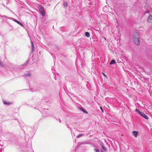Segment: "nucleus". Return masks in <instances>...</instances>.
<instances>
[{
    "label": "nucleus",
    "mask_w": 152,
    "mask_h": 152,
    "mask_svg": "<svg viewBox=\"0 0 152 152\" xmlns=\"http://www.w3.org/2000/svg\"><path fill=\"white\" fill-rule=\"evenodd\" d=\"M133 41L136 45H138L140 44L139 34L137 32L134 33L132 37Z\"/></svg>",
    "instance_id": "f257e3e1"
},
{
    "label": "nucleus",
    "mask_w": 152,
    "mask_h": 152,
    "mask_svg": "<svg viewBox=\"0 0 152 152\" xmlns=\"http://www.w3.org/2000/svg\"><path fill=\"white\" fill-rule=\"evenodd\" d=\"M39 9L40 13L42 15L44 16L45 15V10L44 8L41 6L39 7Z\"/></svg>",
    "instance_id": "f03ea898"
},
{
    "label": "nucleus",
    "mask_w": 152,
    "mask_h": 152,
    "mask_svg": "<svg viewBox=\"0 0 152 152\" xmlns=\"http://www.w3.org/2000/svg\"><path fill=\"white\" fill-rule=\"evenodd\" d=\"M147 22L149 23H152V15H149V16L147 20Z\"/></svg>",
    "instance_id": "7ed1b4c3"
},
{
    "label": "nucleus",
    "mask_w": 152,
    "mask_h": 152,
    "mask_svg": "<svg viewBox=\"0 0 152 152\" xmlns=\"http://www.w3.org/2000/svg\"><path fill=\"white\" fill-rule=\"evenodd\" d=\"M140 115L145 119H147L148 118V117L143 113L142 112Z\"/></svg>",
    "instance_id": "20e7f679"
},
{
    "label": "nucleus",
    "mask_w": 152,
    "mask_h": 152,
    "mask_svg": "<svg viewBox=\"0 0 152 152\" xmlns=\"http://www.w3.org/2000/svg\"><path fill=\"white\" fill-rule=\"evenodd\" d=\"M132 133L134 135V136H135V137H137V136H138V132H137L136 131H133Z\"/></svg>",
    "instance_id": "39448f33"
},
{
    "label": "nucleus",
    "mask_w": 152,
    "mask_h": 152,
    "mask_svg": "<svg viewBox=\"0 0 152 152\" xmlns=\"http://www.w3.org/2000/svg\"><path fill=\"white\" fill-rule=\"evenodd\" d=\"M3 103L4 104H7V105H10L11 104V103L8 102V101H3Z\"/></svg>",
    "instance_id": "423d86ee"
},
{
    "label": "nucleus",
    "mask_w": 152,
    "mask_h": 152,
    "mask_svg": "<svg viewBox=\"0 0 152 152\" xmlns=\"http://www.w3.org/2000/svg\"><path fill=\"white\" fill-rule=\"evenodd\" d=\"M115 63L116 62H115V60H113L111 61V62L110 63V65H111V64H115Z\"/></svg>",
    "instance_id": "0eeeda50"
},
{
    "label": "nucleus",
    "mask_w": 152,
    "mask_h": 152,
    "mask_svg": "<svg viewBox=\"0 0 152 152\" xmlns=\"http://www.w3.org/2000/svg\"><path fill=\"white\" fill-rule=\"evenodd\" d=\"M85 35L87 37H90V34L88 32H86Z\"/></svg>",
    "instance_id": "6e6552de"
},
{
    "label": "nucleus",
    "mask_w": 152,
    "mask_h": 152,
    "mask_svg": "<svg viewBox=\"0 0 152 152\" xmlns=\"http://www.w3.org/2000/svg\"><path fill=\"white\" fill-rule=\"evenodd\" d=\"M31 48H32V50H33L34 49V44H33V42L31 41Z\"/></svg>",
    "instance_id": "1a4fd4ad"
},
{
    "label": "nucleus",
    "mask_w": 152,
    "mask_h": 152,
    "mask_svg": "<svg viewBox=\"0 0 152 152\" xmlns=\"http://www.w3.org/2000/svg\"><path fill=\"white\" fill-rule=\"evenodd\" d=\"M81 110L84 113H88V112L85 109H81Z\"/></svg>",
    "instance_id": "9d476101"
},
{
    "label": "nucleus",
    "mask_w": 152,
    "mask_h": 152,
    "mask_svg": "<svg viewBox=\"0 0 152 152\" xmlns=\"http://www.w3.org/2000/svg\"><path fill=\"white\" fill-rule=\"evenodd\" d=\"M135 111H136V112H137V113H138L140 114V115L141 114V113H142V112H140V110H138V109H135Z\"/></svg>",
    "instance_id": "9b49d317"
},
{
    "label": "nucleus",
    "mask_w": 152,
    "mask_h": 152,
    "mask_svg": "<svg viewBox=\"0 0 152 152\" xmlns=\"http://www.w3.org/2000/svg\"><path fill=\"white\" fill-rule=\"evenodd\" d=\"M31 74L30 73H28L27 74H26L25 75V77H26V76H31Z\"/></svg>",
    "instance_id": "f8f14e48"
},
{
    "label": "nucleus",
    "mask_w": 152,
    "mask_h": 152,
    "mask_svg": "<svg viewBox=\"0 0 152 152\" xmlns=\"http://www.w3.org/2000/svg\"><path fill=\"white\" fill-rule=\"evenodd\" d=\"M83 135V134H78L77 136V138H78V137H81V136H82V135Z\"/></svg>",
    "instance_id": "ddd939ff"
},
{
    "label": "nucleus",
    "mask_w": 152,
    "mask_h": 152,
    "mask_svg": "<svg viewBox=\"0 0 152 152\" xmlns=\"http://www.w3.org/2000/svg\"><path fill=\"white\" fill-rule=\"evenodd\" d=\"M102 148L103 149L104 151H106V150H107V149L106 148L104 147L103 145H102Z\"/></svg>",
    "instance_id": "4468645a"
},
{
    "label": "nucleus",
    "mask_w": 152,
    "mask_h": 152,
    "mask_svg": "<svg viewBox=\"0 0 152 152\" xmlns=\"http://www.w3.org/2000/svg\"><path fill=\"white\" fill-rule=\"evenodd\" d=\"M18 24L22 26H23V25L19 21L18 22Z\"/></svg>",
    "instance_id": "2eb2a0df"
},
{
    "label": "nucleus",
    "mask_w": 152,
    "mask_h": 152,
    "mask_svg": "<svg viewBox=\"0 0 152 152\" xmlns=\"http://www.w3.org/2000/svg\"><path fill=\"white\" fill-rule=\"evenodd\" d=\"M64 7H67V3H64Z\"/></svg>",
    "instance_id": "dca6fc26"
},
{
    "label": "nucleus",
    "mask_w": 152,
    "mask_h": 152,
    "mask_svg": "<svg viewBox=\"0 0 152 152\" xmlns=\"http://www.w3.org/2000/svg\"><path fill=\"white\" fill-rule=\"evenodd\" d=\"M94 151H95V152H98L99 151V150L96 148H95L94 149Z\"/></svg>",
    "instance_id": "f3484780"
},
{
    "label": "nucleus",
    "mask_w": 152,
    "mask_h": 152,
    "mask_svg": "<svg viewBox=\"0 0 152 152\" xmlns=\"http://www.w3.org/2000/svg\"><path fill=\"white\" fill-rule=\"evenodd\" d=\"M100 109H101V111H102V113H103V112H104V111H103V109H102V107H100Z\"/></svg>",
    "instance_id": "a211bd4d"
},
{
    "label": "nucleus",
    "mask_w": 152,
    "mask_h": 152,
    "mask_svg": "<svg viewBox=\"0 0 152 152\" xmlns=\"http://www.w3.org/2000/svg\"><path fill=\"white\" fill-rule=\"evenodd\" d=\"M0 65L2 66H3L2 63V62H1L0 61Z\"/></svg>",
    "instance_id": "6ab92c4d"
},
{
    "label": "nucleus",
    "mask_w": 152,
    "mask_h": 152,
    "mask_svg": "<svg viewBox=\"0 0 152 152\" xmlns=\"http://www.w3.org/2000/svg\"><path fill=\"white\" fill-rule=\"evenodd\" d=\"M14 21L17 23H18V22H19V21L15 19H14Z\"/></svg>",
    "instance_id": "aec40b11"
},
{
    "label": "nucleus",
    "mask_w": 152,
    "mask_h": 152,
    "mask_svg": "<svg viewBox=\"0 0 152 152\" xmlns=\"http://www.w3.org/2000/svg\"><path fill=\"white\" fill-rule=\"evenodd\" d=\"M149 13V10H147L145 12V13Z\"/></svg>",
    "instance_id": "412c9836"
},
{
    "label": "nucleus",
    "mask_w": 152,
    "mask_h": 152,
    "mask_svg": "<svg viewBox=\"0 0 152 152\" xmlns=\"http://www.w3.org/2000/svg\"><path fill=\"white\" fill-rule=\"evenodd\" d=\"M26 63L25 64H27L28 63V61H26Z\"/></svg>",
    "instance_id": "4be33fe9"
},
{
    "label": "nucleus",
    "mask_w": 152,
    "mask_h": 152,
    "mask_svg": "<svg viewBox=\"0 0 152 152\" xmlns=\"http://www.w3.org/2000/svg\"><path fill=\"white\" fill-rule=\"evenodd\" d=\"M102 74H103V75H104V76H105V77H106V76L105 75L104 73H102Z\"/></svg>",
    "instance_id": "5701e85b"
},
{
    "label": "nucleus",
    "mask_w": 152,
    "mask_h": 152,
    "mask_svg": "<svg viewBox=\"0 0 152 152\" xmlns=\"http://www.w3.org/2000/svg\"><path fill=\"white\" fill-rule=\"evenodd\" d=\"M101 152H103V151H101Z\"/></svg>",
    "instance_id": "b1692460"
}]
</instances>
